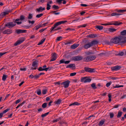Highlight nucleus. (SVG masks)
I'll use <instances>...</instances> for the list:
<instances>
[{"mask_svg":"<svg viewBox=\"0 0 126 126\" xmlns=\"http://www.w3.org/2000/svg\"><path fill=\"white\" fill-rule=\"evenodd\" d=\"M122 15V14H120V13H117L116 12H113L112 13L111 15V16H119Z\"/></svg>","mask_w":126,"mask_h":126,"instance_id":"26","label":"nucleus"},{"mask_svg":"<svg viewBox=\"0 0 126 126\" xmlns=\"http://www.w3.org/2000/svg\"><path fill=\"white\" fill-rule=\"evenodd\" d=\"M122 68L121 66H116L111 67V69L112 71H116L120 70Z\"/></svg>","mask_w":126,"mask_h":126,"instance_id":"11","label":"nucleus"},{"mask_svg":"<svg viewBox=\"0 0 126 126\" xmlns=\"http://www.w3.org/2000/svg\"><path fill=\"white\" fill-rule=\"evenodd\" d=\"M47 10H49L50 9V7H51V6L50 5H49V4H47Z\"/></svg>","mask_w":126,"mask_h":126,"instance_id":"54","label":"nucleus"},{"mask_svg":"<svg viewBox=\"0 0 126 126\" xmlns=\"http://www.w3.org/2000/svg\"><path fill=\"white\" fill-rule=\"evenodd\" d=\"M45 9V7L43 8L42 6H40L38 8H37L36 9V11L38 12H42L43 11H44Z\"/></svg>","mask_w":126,"mask_h":126,"instance_id":"14","label":"nucleus"},{"mask_svg":"<svg viewBox=\"0 0 126 126\" xmlns=\"http://www.w3.org/2000/svg\"><path fill=\"white\" fill-rule=\"evenodd\" d=\"M110 78L112 80H116V81H119L118 80L119 78L118 77H110Z\"/></svg>","mask_w":126,"mask_h":126,"instance_id":"28","label":"nucleus"},{"mask_svg":"<svg viewBox=\"0 0 126 126\" xmlns=\"http://www.w3.org/2000/svg\"><path fill=\"white\" fill-rule=\"evenodd\" d=\"M57 11H52L51 13H54V14L55 15H58L60 14V13L59 12H58V13H56V12H57Z\"/></svg>","mask_w":126,"mask_h":126,"instance_id":"58","label":"nucleus"},{"mask_svg":"<svg viewBox=\"0 0 126 126\" xmlns=\"http://www.w3.org/2000/svg\"><path fill=\"white\" fill-rule=\"evenodd\" d=\"M65 60L64 59H62L60 60L59 63V64L62 63H64Z\"/></svg>","mask_w":126,"mask_h":126,"instance_id":"57","label":"nucleus"},{"mask_svg":"<svg viewBox=\"0 0 126 126\" xmlns=\"http://www.w3.org/2000/svg\"><path fill=\"white\" fill-rule=\"evenodd\" d=\"M62 100L60 99H59L55 101L54 103L55 105H59L61 104L62 102Z\"/></svg>","mask_w":126,"mask_h":126,"instance_id":"18","label":"nucleus"},{"mask_svg":"<svg viewBox=\"0 0 126 126\" xmlns=\"http://www.w3.org/2000/svg\"><path fill=\"white\" fill-rule=\"evenodd\" d=\"M28 23L29 24H31L32 25H33L35 23V21L34 20H32V21H31L30 20H28Z\"/></svg>","mask_w":126,"mask_h":126,"instance_id":"51","label":"nucleus"},{"mask_svg":"<svg viewBox=\"0 0 126 126\" xmlns=\"http://www.w3.org/2000/svg\"><path fill=\"white\" fill-rule=\"evenodd\" d=\"M95 27L100 30H102L103 28V26H96Z\"/></svg>","mask_w":126,"mask_h":126,"instance_id":"38","label":"nucleus"},{"mask_svg":"<svg viewBox=\"0 0 126 126\" xmlns=\"http://www.w3.org/2000/svg\"><path fill=\"white\" fill-rule=\"evenodd\" d=\"M105 43L106 44H107L109 45H111L112 44V42L111 41V40H110V42L108 41H106L105 42Z\"/></svg>","mask_w":126,"mask_h":126,"instance_id":"44","label":"nucleus"},{"mask_svg":"<svg viewBox=\"0 0 126 126\" xmlns=\"http://www.w3.org/2000/svg\"><path fill=\"white\" fill-rule=\"evenodd\" d=\"M91 80V79L89 78H88V77H87V78H86V79L85 80V83H86L87 82H90Z\"/></svg>","mask_w":126,"mask_h":126,"instance_id":"37","label":"nucleus"},{"mask_svg":"<svg viewBox=\"0 0 126 126\" xmlns=\"http://www.w3.org/2000/svg\"><path fill=\"white\" fill-rule=\"evenodd\" d=\"M110 116V118H112L114 116V113L112 112H110L109 113Z\"/></svg>","mask_w":126,"mask_h":126,"instance_id":"47","label":"nucleus"},{"mask_svg":"<svg viewBox=\"0 0 126 126\" xmlns=\"http://www.w3.org/2000/svg\"><path fill=\"white\" fill-rule=\"evenodd\" d=\"M112 82L110 81L109 82L107 83L106 84V86L107 87H108L111 84Z\"/></svg>","mask_w":126,"mask_h":126,"instance_id":"53","label":"nucleus"},{"mask_svg":"<svg viewBox=\"0 0 126 126\" xmlns=\"http://www.w3.org/2000/svg\"><path fill=\"white\" fill-rule=\"evenodd\" d=\"M52 8L55 10L58 9L60 8L58 6L55 5H53Z\"/></svg>","mask_w":126,"mask_h":126,"instance_id":"31","label":"nucleus"},{"mask_svg":"<svg viewBox=\"0 0 126 126\" xmlns=\"http://www.w3.org/2000/svg\"><path fill=\"white\" fill-rule=\"evenodd\" d=\"M40 77L39 75L36 74L34 76V79H38Z\"/></svg>","mask_w":126,"mask_h":126,"instance_id":"55","label":"nucleus"},{"mask_svg":"<svg viewBox=\"0 0 126 126\" xmlns=\"http://www.w3.org/2000/svg\"><path fill=\"white\" fill-rule=\"evenodd\" d=\"M49 113V112L45 113L44 114H42L41 116L42 117H44L48 115Z\"/></svg>","mask_w":126,"mask_h":126,"instance_id":"43","label":"nucleus"},{"mask_svg":"<svg viewBox=\"0 0 126 126\" xmlns=\"http://www.w3.org/2000/svg\"><path fill=\"white\" fill-rule=\"evenodd\" d=\"M94 117H95V116L93 115H91V116H89V117H88V119H90V118H91L92 117V119H93L94 118Z\"/></svg>","mask_w":126,"mask_h":126,"instance_id":"63","label":"nucleus"},{"mask_svg":"<svg viewBox=\"0 0 126 126\" xmlns=\"http://www.w3.org/2000/svg\"><path fill=\"white\" fill-rule=\"evenodd\" d=\"M43 15V14H40L36 15V17L38 18H39Z\"/></svg>","mask_w":126,"mask_h":126,"instance_id":"50","label":"nucleus"},{"mask_svg":"<svg viewBox=\"0 0 126 126\" xmlns=\"http://www.w3.org/2000/svg\"><path fill=\"white\" fill-rule=\"evenodd\" d=\"M91 86L92 88L94 89H96L97 88V87L96 86L95 84L94 83L92 84Z\"/></svg>","mask_w":126,"mask_h":126,"instance_id":"39","label":"nucleus"},{"mask_svg":"<svg viewBox=\"0 0 126 126\" xmlns=\"http://www.w3.org/2000/svg\"><path fill=\"white\" fill-rule=\"evenodd\" d=\"M47 91V90L46 89H43L42 90V92L43 94H46Z\"/></svg>","mask_w":126,"mask_h":126,"instance_id":"42","label":"nucleus"},{"mask_svg":"<svg viewBox=\"0 0 126 126\" xmlns=\"http://www.w3.org/2000/svg\"><path fill=\"white\" fill-rule=\"evenodd\" d=\"M20 19L21 21L24 20L25 19V16L23 15H21L20 16Z\"/></svg>","mask_w":126,"mask_h":126,"instance_id":"45","label":"nucleus"},{"mask_svg":"<svg viewBox=\"0 0 126 126\" xmlns=\"http://www.w3.org/2000/svg\"><path fill=\"white\" fill-rule=\"evenodd\" d=\"M73 68L74 69H75L76 68L75 64H71L66 66V68Z\"/></svg>","mask_w":126,"mask_h":126,"instance_id":"16","label":"nucleus"},{"mask_svg":"<svg viewBox=\"0 0 126 126\" xmlns=\"http://www.w3.org/2000/svg\"><path fill=\"white\" fill-rule=\"evenodd\" d=\"M80 104L79 103L77 102H75L72 104H71L70 105H69L70 106H71L72 105H80Z\"/></svg>","mask_w":126,"mask_h":126,"instance_id":"36","label":"nucleus"},{"mask_svg":"<svg viewBox=\"0 0 126 126\" xmlns=\"http://www.w3.org/2000/svg\"><path fill=\"white\" fill-rule=\"evenodd\" d=\"M122 39V38L121 36L120 38L116 37L114 38L111 39V41L112 42V43H113L114 44H117L120 42L124 44L126 42V41L125 40L121 41Z\"/></svg>","mask_w":126,"mask_h":126,"instance_id":"1","label":"nucleus"},{"mask_svg":"<svg viewBox=\"0 0 126 126\" xmlns=\"http://www.w3.org/2000/svg\"><path fill=\"white\" fill-rule=\"evenodd\" d=\"M80 5L81 6L83 7H86V6H89L90 5H87L86 4H80Z\"/></svg>","mask_w":126,"mask_h":126,"instance_id":"60","label":"nucleus"},{"mask_svg":"<svg viewBox=\"0 0 126 126\" xmlns=\"http://www.w3.org/2000/svg\"><path fill=\"white\" fill-rule=\"evenodd\" d=\"M124 54V53L123 52H119L118 54H116V55H119V56H122Z\"/></svg>","mask_w":126,"mask_h":126,"instance_id":"52","label":"nucleus"},{"mask_svg":"<svg viewBox=\"0 0 126 126\" xmlns=\"http://www.w3.org/2000/svg\"><path fill=\"white\" fill-rule=\"evenodd\" d=\"M90 61H91L94 60L96 58L95 55H91L89 56Z\"/></svg>","mask_w":126,"mask_h":126,"instance_id":"21","label":"nucleus"},{"mask_svg":"<svg viewBox=\"0 0 126 126\" xmlns=\"http://www.w3.org/2000/svg\"><path fill=\"white\" fill-rule=\"evenodd\" d=\"M84 69L86 72L89 73L94 72L95 71V70L94 68H91L87 67H85L84 68Z\"/></svg>","mask_w":126,"mask_h":126,"instance_id":"7","label":"nucleus"},{"mask_svg":"<svg viewBox=\"0 0 126 126\" xmlns=\"http://www.w3.org/2000/svg\"><path fill=\"white\" fill-rule=\"evenodd\" d=\"M124 86V85H119V84H116L115 86H113V88H118L121 87H122Z\"/></svg>","mask_w":126,"mask_h":126,"instance_id":"35","label":"nucleus"},{"mask_svg":"<svg viewBox=\"0 0 126 126\" xmlns=\"http://www.w3.org/2000/svg\"><path fill=\"white\" fill-rule=\"evenodd\" d=\"M61 118H59L57 119H54L53 120L52 122L53 123H55L59 121V120Z\"/></svg>","mask_w":126,"mask_h":126,"instance_id":"48","label":"nucleus"},{"mask_svg":"<svg viewBox=\"0 0 126 126\" xmlns=\"http://www.w3.org/2000/svg\"><path fill=\"white\" fill-rule=\"evenodd\" d=\"M79 45V44H73L71 46L70 48L71 49H74L78 47Z\"/></svg>","mask_w":126,"mask_h":126,"instance_id":"15","label":"nucleus"},{"mask_svg":"<svg viewBox=\"0 0 126 126\" xmlns=\"http://www.w3.org/2000/svg\"><path fill=\"white\" fill-rule=\"evenodd\" d=\"M67 22V21H59V22L56 23L54 25L55 27L56 28L57 27L59 26L61 24H64L65 23Z\"/></svg>","mask_w":126,"mask_h":126,"instance_id":"12","label":"nucleus"},{"mask_svg":"<svg viewBox=\"0 0 126 126\" xmlns=\"http://www.w3.org/2000/svg\"><path fill=\"white\" fill-rule=\"evenodd\" d=\"M16 24L14 21L13 22H9L5 24L4 25L5 27L4 28H5V27H7L8 28H11L14 27L16 26Z\"/></svg>","mask_w":126,"mask_h":126,"instance_id":"4","label":"nucleus"},{"mask_svg":"<svg viewBox=\"0 0 126 126\" xmlns=\"http://www.w3.org/2000/svg\"><path fill=\"white\" fill-rule=\"evenodd\" d=\"M94 54V53L93 52H90L89 51H88V52L87 53V55H88L90 54Z\"/></svg>","mask_w":126,"mask_h":126,"instance_id":"64","label":"nucleus"},{"mask_svg":"<svg viewBox=\"0 0 126 126\" xmlns=\"http://www.w3.org/2000/svg\"><path fill=\"white\" fill-rule=\"evenodd\" d=\"M8 77V75L5 74H3L2 79L3 81H5L6 80L7 78Z\"/></svg>","mask_w":126,"mask_h":126,"instance_id":"29","label":"nucleus"},{"mask_svg":"<svg viewBox=\"0 0 126 126\" xmlns=\"http://www.w3.org/2000/svg\"><path fill=\"white\" fill-rule=\"evenodd\" d=\"M108 31L110 32H113L116 31L117 29L111 28H109L108 29Z\"/></svg>","mask_w":126,"mask_h":126,"instance_id":"24","label":"nucleus"},{"mask_svg":"<svg viewBox=\"0 0 126 126\" xmlns=\"http://www.w3.org/2000/svg\"><path fill=\"white\" fill-rule=\"evenodd\" d=\"M123 112H122L119 111L118 112V114L117 115V117L119 118L122 115Z\"/></svg>","mask_w":126,"mask_h":126,"instance_id":"33","label":"nucleus"},{"mask_svg":"<svg viewBox=\"0 0 126 126\" xmlns=\"http://www.w3.org/2000/svg\"><path fill=\"white\" fill-rule=\"evenodd\" d=\"M25 38H21L19 40H18L14 44V46H16L18 45L23 42L24 41Z\"/></svg>","mask_w":126,"mask_h":126,"instance_id":"6","label":"nucleus"},{"mask_svg":"<svg viewBox=\"0 0 126 126\" xmlns=\"http://www.w3.org/2000/svg\"><path fill=\"white\" fill-rule=\"evenodd\" d=\"M33 16L32 14H29L28 16V19H32L33 17Z\"/></svg>","mask_w":126,"mask_h":126,"instance_id":"32","label":"nucleus"},{"mask_svg":"<svg viewBox=\"0 0 126 126\" xmlns=\"http://www.w3.org/2000/svg\"><path fill=\"white\" fill-rule=\"evenodd\" d=\"M52 56L51 57V59L50 61V62L53 61H55L57 58V54L55 52H54L52 54Z\"/></svg>","mask_w":126,"mask_h":126,"instance_id":"9","label":"nucleus"},{"mask_svg":"<svg viewBox=\"0 0 126 126\" xmlns=\"http://www.w3.org/2000/svg\"><path fill=\"white\" fill-rule=\"evenodd\" d=\"M121 34L122 35H126V30H124L121 32Z\"/></svg>","mask_w":126,"mask_h":126,"instance_id":"40","label":"nucleus"},{"mask_svg":"<svg viewBox=\"0 0 126 126\" xmlns=\"http://www.w3.org/2000/svg\"><path fill=\"white\" fill-rule=\"evenodd\" d=\"M38 65V61H34L32 62V65L33 67H37Z\"/></svg>","mask_w":126,"mask_h":126,"instance_id":"17","label":"nucleus"},{"mask_svg":"<svg viewBox=\"0 0 126 126\" xmlns=\"http://www.w3.org/2000/svg\"><path fill=\"white\" fill-rule=\"evenodd\" d=\"M87 77H82L81 78L80 81L81 82H84L85 83V80L86 79V78H87Z\"/></svg>","mask_w":126,"mask_h":126,"instance_id":"41","label":"nucleus"},{"mask_svg":"<svg viewBox=\"0 0 126 126\" xmlns=\"http://www.w3.org/2000/svg\"><path fill=\"white\" fill-rule=\"evenodd\" d=\"M48 23V22H47L44 23L43 24H42V23H40L38 24V25H36L35 26L34 28L33 29V30L35 29L36 30H37L38 29L40 28L43 27V26H46L47 24Z\"/></svg>","mask_w":126,"mask_h":126,"instance_id":"8","label":"nucleus"},{"mask_svg":"<svg viewBox=\"0 0 126 126\" xmlns=\"http://www.w3.org/2000/svg\"><path fill=\"white\" fill-rule=\"evenodd\" d=\"M37 69L39 71L46 70L47 69L46 68H43V67H39Z\"/></svg>","mask_w":126,"mask_h":126,"instance_id":"30","label":"nucleus"},{"mask_svg":"<svg viewBox=\"0 0 126 126\" xmlns=\"http://www.w3.org/2000/svg\"><path fill=\"white\" fill-rule=\"evenodd\" d=\"M83 57L81 56H77L73 57L71 58L72 61H80L83 59Z\"/></svg>","mask_w":126,"mask_h":126,"instance_id":"3","label":"nucleus"},{"mask_svg":"<svg viewBox=\"0 0 126 126\" xmlns=\"http://www.w3.org/2000/svg\"><path fill=\"white\" fill-rule=\"evenodd\" d=\"M62 37L61 36L58 37H57V41H59L62 39Z\"/></svg>","mask_w":126,"mask_h":126,"instance_id":"62","label":"nucleus"},{"mask_svg":"<svg viewBox=\"0 0 126 126\" xmlns=\"http://www.w3.org/2000/svg\"><path fill=\"white\" fill-rule=\"evenodd\" d=\"M46 40L45 38H43L42 39L41 41L39 42L38 44V45H40L43 44Z\"/></svg>","mask_w":126,"mask_h":126,"instance_id":"34","label":"nucleus"},{"mask_svg":"<svg viewBox=\"0 0 126 126\" xmlns=\"http://www.w3.org/2000/svg\"><path fill=\"white\" fill-rule=\"evenodd\" d=\"M47 28H46L44 29H42L41 30H40L39 31V32H40V33H41L42 32H43V31H44L45 30H46L47 29Z\"/></svg>","mask_w":126,"mask_h":126,"instance_id":"61","label":"nucleus"},{"mask_svg":"<svg viewBox=\"0 0 126 126\" xmlns=\"http://www.w3.org/2000/svg\"><path fill=\"white\" fill-rule=\"evenodd\" d=\"M115 11L120 13V14L121 13H124L126 12V10H117V9L115 10Z\"/></svg>","mask_w":126,"mask_h":126,"instance_id":"27","label":"nucleus"},{"mask_svg":"<svg viewBox=\"0 0 126 126\" xmlns=\"http://www.w3.org/2000/svg\"><path fill=\"white\" fill-rule=\"evenodd\" d=\"M47 103L46 102L43 104L42 106V107L43 108H45L47 106Z\"/></svg>","mask_w":126,"mask_h":126,"instance_id":"46","label":"nucleus"},{"mask_svg":"<svg viewBox=\"0 0 126 126\" xmlns=\"http://www.w3.org/2000/svg\"><path fill=\"white\" fill-rule=\"evenodd\" d=\"M27 31L26 30L19 29L16 30L15 32L18 34L21 33H26Z\"/></svg>","mask_w":126,"mask_h":126,"instance_id":"13","label":"nucleus"},{"mask_svg":"<svg viewBox=\"0 0 126 126\" xmlns=\"http://www.w3.org/2000/svg\"><path fill=\"white\" fill-rule=\"evenodd\" d=\"M56 27H55V26H54V25H53V26L50 29V32L52 33V31H54V30L55 29V28H56Z\"/></svg>","mask_w":126,"mask_h":126,"instance_id":"49","label":"nucleus"},{"mask_svg":"<svg viewBox=\"0 0 126 126\" xmlns=\"http://www.w3.org/2000/svg\"><path fill=\"white\" fill-rule=\"evenodd\" d=\"M37 94L39 95L41 94V91L40 89H39L37 91Z\"/></svg>","mask_w":126,"mask_h":126,"instance_id":"59","label":"nucleus"},{"mask_svg":"<svg viewBox=\"0 0 126 126\" xmlns=\"http://www.w3.org/2000/svg\"><path fill=\"white\" fill-rule=\"evenodd\" d=\"M83 59L84 62H87L90 61L89 56H88L84 58H83Z\"/></svg>","mask_w":126,"mask_h":126,"instance_id":"20","label":"nucleus"},{"mask_svg":"<svg viewBox=\"0 0 126 126\" xmlns=\"http://www.w3.org/2000/svg\"><path fill=\"white\" fill-rule=\"evenodd\" d=\"M98 42L96 40H93L90 43L88 44L84 45L83 46V47L85 49H87L93 45L97 44Z\"/></svg>","mask_w":126,"mask_h":126,"instance_id":"2","label":"nucleus"},{"mask_svg":"<svg viewBox=\"0 0 126 126\" xmlns=\"http://www.w3.org/2000/svg\"><path fill=\"white\" fill-rule=\"evenodd\" d=\"M8 15V13H6L5 12H2L0 14V17L2 18L6 15Z\"/></svg>","mask_w":126,"mask_h":126,"instance_id":"25","label":"nucleus"},{"mask_svg":"<svg viewBox=\"0 0 126 126\" xmlns=\"http://www.w3.org/2000/svg\"><path fill=\"white\" fill-rule=\"evenodd\" d=\"M105 119L101 120L99 122L98 125L99 126H102L105 122Z\"/></svg>","mask_w":126,"mask_h":126,"instance_id":"22","label":"nucleus"},{"mask_svg":"<svg viewBox=\"0 0 126 126\" xmlns=\"http://www.w3.org/2000/svg\"><path fill=\"white\" fill-rule=\"evenodd\" d=\"M10 110V109L8 108L6 109V110H4L2 113L3 114H4L6 113L9 110Z\"/></svg>","mask_w":126,"mask_h":126,"instance_id":"56","label":"nucleus"},{"mask_svg":"<svg viewBox=\"0 0 126 126\" xmlns=\"http://www.w3.org/2000/svg\"><path fill=\"white\" fill-rule=\"evenodd\" d=\"M70 82L69 80H67L61 83V85H63L65 88H67L69 87Z\"/></svg>","mask_w":126,"mask_h":126,"instance_id":"5","label":"nucleus"},{"mask_svg":"<svg viewBox=\"0 0 126 126\" xmlns=\"http://www.w3.org/2000/svg\"><path fill=\"white\" fill-rule=\"evenodd\" d=\"M123 24V23L122 22H118L117 21H114V23H111L112 25H119L121 24Z\"/></svg>","mask_w":126,"mask_h":126,"instance_id":"19","label":"nucleus"},{"mask_svg":"<svg viewBox=\"0 0 126 126\" xmlns=\"http://www.w3.org/2000/svg\"><path fill=\"white\" fill-rule=\"evenodd\" d=\"M13 32V30L10 29H8L5 30L4 31L2 32V33L3 34H9L12 33Z\"/></svg>","mask_w":126,"mask_h":126,"instance_id":"10","label":"nucleus"},{"mask_svg":"<svg viewBox=\"0 0 126 126\" xmlns=\"http://www.w3.org/2000/svg\"><path fill=\"white\" fill-rule=\"evenodd\" d=\"M96 36L97 35L96 34H92L90 35H87V37L90 38H95L96 37Z\"/></svg>","mask_w":126,"mask_h":126,"instance_id":"23","label":"nucleus"}]
</instances>
